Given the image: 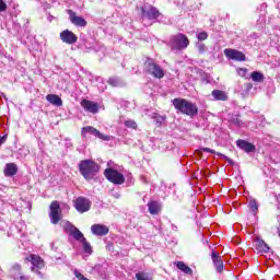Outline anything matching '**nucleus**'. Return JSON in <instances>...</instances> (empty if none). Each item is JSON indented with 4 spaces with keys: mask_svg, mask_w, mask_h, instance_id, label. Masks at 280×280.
Returning <instances> with one entry per match:
<instances>
[{
    "mask_svg": "<svg viewBox=\"0 0 280 280\" xmlns=\"http://www.w3.org/2000/svg\"><path fill=\"white\" fill-rule=\"evenodd\" d=\"M125 126L127 128H132L133 130L137 129V122L135 120H127V121H125Z\"/></svg>",
    "mask_w": 280,
    "mask_h": 280,
    "instance_id": "nucleus-33",
    "label": "nucleus"
},
{
    "mask_svg": "<svg viewBox=\"0 0 280 280\" xmlns=\"http://www.w3.org/2000/svg\"><path fill=\"white\" fill-rule=\"evenodd\" d=\"M31 264L33 265L32 272H36V268H43V259L36 255L31 256Z\"/></svg>",
    "mask_w": 280,
    "mask_h": 280,
    "instance_id": "nucleus-21",
    "label": "nucleus"
},
{
    "mask_svg": "<svg viewBox=\"0 0 280 280\" xmlns=\"http://www.w3.org/2000/svg\"><path fill=\"white\" fill-rule=\"evenodd\" d=\"M197 49L199 51V54H205V51H207V46L202 43L197 44Z\"/></svg>",
    "mask_w": 280,
    "mask_h": 280,
    "instance_id": "nucleus-35",
    "label": "nucleus"
},
{
    "mask_svg": "<svg viewBox=\"0 0 280 280\" xmlns=\"http://www.w3.org/2000/svg\"><path fill=\"white\" fill-rule=\"evenodd\" d=\"M16 172H19V167L14 163H8L4 167V176H15Z\"/></svg>",
    "mask_w": 280,
    "mask_h": 280,
    "instance_id": "nucleus-19",
    "label": "nucleus"
},
{
    "mask_svg": "<svg viewBox=\"0 0 280 280\" xmlns=\"http://www.w3.org/2000/svg\"><path fill=\"white\" fill-rule=\"evenodd\" d=\"M198 40H207L209 38V34L207 32H201L197 35Z\"/></svg>",
    "mask_w": 280,
    "mask_h": 280,
    "instance_id": "nucleus-34",
    "label": "nucleus"
},
{
    "mask_svg": "<svg viewBox=\"0 0 280 280\" xmlns=\"http://www.w3.org/2000/svg\"><path fill=\"white\" fill-rule=\"evenodd\" d=\"M219 156H222L225 161H228V163L230 165H235V163L233 162V160H231L229 156L224 155V154H221V153H218Z\"/></svg>",
    "mask_w": 280,
    "mask_h": 280,
    "instance_id": "nucleus-39",
    "label": "nucleus"
},
{
    "mask_svg": "<svg viewBox=\"0 0 280 280\" xmlns=\"http://www.w3.org/2000/svg\"><path fill=\"white\" fill-rule=\"evenodd\" d=\"M74 209L79 213H86V211L91 210V200L84 198V197H79L74 200Z\"/></svg>",
    "mask_w": 280,
    "mask_h": 280,
    "instance_id": "nucleus-8",
    "label": "nucleus"
},
{
    "mask_svg": "<svg viewBox=\"0 0 280 280\" xmlns=\"http://www.w3.org/2000/svg\"><path fill=\"white\" fill-rule=\"evenodd\" d=\"M154 119L156 120V124H163V121H165V119H167V117L161 116L159 114H154Z\"/></svg>",
    "mask_w": 280,
    "mask_h": 280,
    "instance_id": "nucleus-32",
    "label": "nucleus"
},
{
    "mask_svg": "<svg viewBox=\"0 0 280 280\" xmlns=\"http://www.w3.org/2000/svg\"><path fill=\"white\" fill-rule=\"evenodd\" d=\"M168 47L176 51H182V49H187L189 47V38L183 33L171 36L168 42Z\"/></svg>",
    "mask_w": 280,
    "mask_h": 280,
    "instance_id": "nucleus-3",
    "label": "nucleus"
},
{
    "mask_svg": "<svg viewBox=\"0 0 280 280\" xmlns=\"http://www.w3.org/2000/svg\"><path fill=\"white\" fill-rule=\"evenodd\" d=\"M250 79L253 82H264L266 80V77H264V73L259 71H254L250 73Z\"/></svg>",
    "mask_w": 280,
    "mask_h": 280,
    "instance_id": "nucleus-25",
    "label": "nucleus"
},
{
    "mask_svg": "<svg viewBox=\"0 0 280 280\" xmlns=\"http://www.w3.org/2000/svg\"><path fill=\"white\" fill-rule=\"evenodd\" d=\"M149 213L151 215H159L161 213V209H163V206H161V202L151 200L148 202Z\"/></svg>",
    "mask_w": 280,
    "mask_h": 280,
    "instance_id": "nucleus-16",
    "label": "nucleus"
},
{
    "mask_svg": "<svg viewBox=\"0 0 280 280\" xmlns=\"http://www.w3.org/2000/svg\"><path fill=\"white\" fill-rule=\"evenodd\" d=\"M142 19H148V21H156L162 14L159 12V9L154 5H144L141 7Z\"/></svg>",
    "mask_w": 280,
    "mask_h": 280,
    "instance_id": "nucleus-6",
    "label": "nucleus"
},
{
    "mask_svg": "<svg viewBox=\"0 0 280 280\" xmlns=\"http://www.w3.org/2000/svg\"><path fill=\"white\" fill-rule=\"evenodd\" d=\"M79 172L85 180H93L95 174L100 172V165L91 160H83L79 164Z\"/></svg>",
    "mask_w": 280,
    "mask_h": 280,
    "instance_id": "nucleus-2",
    "label": "nucleus"
},
{
    "mask_svg": "<svg viewBox=\"0 0 280 280\" xmlns=\"http://www.w3.org/2000/svg\"><path fill=\"white\" fill-rule=\"evenodd\" d=\"M86 133L93 135L94 137H97V139H102L103 141H110V137L100 132V130L91 126L82 128V135H86Z\"/></svg>",
    "mask_w": 280,
    "mask_h": 280,
    "instance_id": "nucleus-11",
    "label": "nucleus"
},
{
    "mask_svg": "<svg viewBox=\"0 0 280 280\" xmlns=\"http://www.w3.org/2000/svg\"><path fill=\"white\" fill-rule=\"evenodd\" d=\"M224 54L230 60H236L238 62H244L246 60V55L237 49L226 48L224 49Z\"/></svg>",
    "mask_w": 280,
    "mask_h": 280,
    "instance_id": "nucleus-9",
    "label": "nucleus"
},
{
    "mask_svg": "<svg viewBox=\"0 0 280 280\" xmlns=\"http://www.w3.org/2000/svg\"><path fill=\"white\" fill-rule=\"evenodd\" d=\"M104 176L109 180V183H113V185H124L126 183L124 174L110 167L104 171Z\"/></svg>",
    "mask_w": 280,
    "mask_h": 280,
    "instance_id": "nucleus-5",
    "label": "nucleus"
},
{
    "mask_svg": "<svg viewBox=\"0 0 280 280\" xmlns=\"http://www.w3.org/2000/svg\"><path fill=\"white\" fill-rule=\"evenodd\" d=\"M232 124H234V126H242V120L236 116L232 118Z\"/></svg>",
    "mask_w": 280,
    "mask_h": 280,
    "instance_id": "nucleus-38",
    "label": "nucleus"
},
{
    "mask_svg": "<svg viewBox=\"0 0 280 280\" xmlns=\"http://www.w3.org/2000/svg\"><path fill=\"white\" fill-rule=\"evenodd\" d=\"M236 145L241 150H244V152H255V147L253 145V143L246 140H237Z\"/></svg>",
    "mask_w": 280,
    "mask_h": 280,
    "instance_id": "nucleus-17",
    "label": "nucleus"
},
{
    "mask_svg": "<svg viewBox=\"0 0 280 280\" xmlns=\"http://www.w3.org/2000/svg\"><path fill=\"white\" fill-rule=\"evenodd\" d=\"M60 39L62 43H66V45H75V43H78V36L69 30H65L60 33Z\"/></svg>",
    "mask_w": 280,
    "mask_h": 280,
    "instance_id": "nucleus-10",
    "label": "nucleus"
},
{
    "mask_svg": "<svg viewBox=\"0 0 280 280\" xmlns=\"http://www.w3.org/2000/svg\"><path fill=\"white\" fill-rule=\"evenodd\" d=\"M71 236L74 237L77 240V242H83L84 240H86L84 237V234H82L78 228H77V231L71 234Z\"/></svg>",
    "mask_w": 280,
    "mask_h": 280,
    "instance_id": "nucleus-28",
    "label": "nucleus"
},
{
    "mask_svg": "<svg viewBox=\"0 0 280 280\" xmlns=\"http://www.w3.org/2000/svg\"><path fill=\"white\" fill-rule=\"evenodd\" d=\"M136 279L137 280H152L150 277H148L144 272H138L136 273Z\"/></svg>",
    "mask_w": 280,
    "mask_h": 280,
    "instance_id": "nucleus-31",
    "label": "nucleus"
},
{
    "mask_svg": "<svg viewBox=\"0 0 280 280\" xmlns=\"http://www.w3.org/2000/svg\"><path fill=\"white\" fill-rule=\"evenodd\" d=\"M108 226L104 224H93L91 226V232L93 235H97L98 237H104V235H108Z\"/></svg>",
    "mask_w": 280,
    "mask_h": 280,
    "instance_id": "nucleus-15",
    "label": "nucleus"
},
{
    "mask_svg": "<svg viewBox=\"0 0 280 280\" xmlns=\"http://www.w3.org/2000/svg\"><path fill=\"white\" fill-rule=\"evenodd\" d=\"M49 209V218L51 224H58L62 220V211L60 210V203H58V201L55 200L50 203Z\"/></svg>",
    "mask_w": 280,
    "mask_h": 280,
    "instance_id": "nucleus-7",
    "label": "nucleus"
},
{
    "mask_svg": "<svg viewBox=\"0 0 280 280\" xmlns=\"http://www.w3.org/2000/svg\"><path fill=\"white\" fill-rule=\"evenodd\" d=\"M107 82L110 86H121V80L119 78H110Z\"/></svg>",
    "mask_w": 280,
    "mask_h": 280,
    "instance_id": "nucleus-29",
    "label": "nucleus"
},
{
    "mask_svg": "<svg viewBox=\"0 0 280 280\" xmlns=\"http://www.w3.org/2000/svg\"><path fill=\"white\" fill-rule=\"evenodd\" d=\"M237 73H238V75H241V78H246V73H248V69H246V68H238L237 69Z\"/></svg>",
    "mask_w": 280,
    "mask_h": 280,
    "instance_id": "nucleus-36",
    "label": "nucleus"
},
{
    "mask_svg": "<svg viewBox=\"0 0 280 280\" xmlns=\"http://www.w3.org/2000/svg\"><path fill=\"white\" fill-rule=\"evenodd\" d=\"M18 280H30V276H23L20 273V277Z\"/></svg>",
    "mask_w": 280,
    "mask_h": 280,
    "instance_id": "nucleus-42",
    "label": "nucleus"
},
{
    "mask_svg": "<svg viewBox=\"0 0 280 280\" xmlns=\"http://www.w3.org/2000/svg\"><path fill=\"white\" fill-rule=\"evenodd\" d=\"M68 14L72 25H75L77 27H86V20H84V18L78 16V14L72 10H69Z\"/></svg>",
    "mask_w": 280,
    "mask_h": 280,
    "instance_id": "nucleus-13",
    "label": "nucleus"
},
{
    "mask_svg": "<svg viewBox=\"0 0 280 280\" xmlns=\"http://www.w3.org/2000/svg\"><path fill=\"white\" fill-rule=\"evenodd\" d=\"M81 243L83 244V250L84 253H93L92 248H91V244L89 242H86V238H83V241H81Z\"/></svg>",
    "mask_w": 280,
    "mask_h": 280,
    "instance_id": "nucleus-30",
    "label": "nucleus"
},
{
    "mask_svg": "<svg viewBox=\"0 0 280 280\" xmlns=\"http://www.w3.org/2000/svg\"><path fill=\"white\" fill-rule=\"evenodd\" d=\"M8 141V135L0 137V144L3 145Z\"/></svg>",
    "mask_w": 280,
    "mask_h": 280,
    "instance_id": "nucleus-41",
    "label": "nucleus"
},
{
    "mask_svg": "<svg viewBox=\"0 0 280 280\" xmlns=\"http://www.w3.org/2000/svg\"><path fill=\"white\" fill-rule=\"evenodd\" d=\"M256 248L259 253H270V246L261 238H256Z\"/></svg>",
    "mask_w": 280,
    "mask_h": 280,
    "instance_id": "nucleus-20",
    "label": "nucleus"
},
{
    "mask_svg": "<svg viewBox=\"0 0 280 280\" xmlns=\"http://www.w3.org/2000/svg\"><path fill=\"white\" fill-rule=\"evenodd\" d=\"M172 104L177 113H182V115H187L188 117H196L198 115V105L196 103L185 98H174Z\"/></svg>",
    "mask_w": 280,
    "mask_h": 280,
    "instance_id": "nucleus-1",
    "label": "nucleus"
},
{
    "mask_svg": "<svg viewBox=\"0 0 280 280\" xmlns=\"http://www.w3.org/2000/svg\"><path fill=\"white\" fill-rule=\"evenodd\" d=\"M250 211H253V213H257V211H259V205L257 203V200L252 199L249 200V205H248Z\"/></svg>",
    "mask_w": 280,
    "mask_h": 280,
    "instance_id": "nucleus-27",
    "label": "nucleus"
},
{
    "mask_svg": "<svg viewBox=\"0 0 280 280\" xmlns=\"http://www.w3.org/2000/svg\"><path fill=\"white\" fill-rule=\"evenodd\" d=\"M144 71L145 73H149V75H153V78H158L159 80H161V78H164L165 75V71H163V68L156 65L152 59L145 60Z\"/></svg>",
    "mask_w": 280,
    "mask_h": 280,
    "instance_id": "nucleus-4",
    "label": "nucleus"
},
{
    "mask_svg": "<svg viewBox=\"0 0 280 280\" xmlns=\"http://www.w3.org/2000/svg\"><path fill=\"white\" fill-rule=\"evenodd\" d=\"M113 196H114V198H116V199L121 198V195H119V192H116V194H114Z\"/></svg>",
    "mask_w": 280,
    "mask_h": 280,
    "instance_id": "nucleus-43",
    "label": "nucleus"
},
{
    "mask_svg": "<svg viewBox=\"0 0 280 280\" xmlns=\"http://www.w3.org/2000/svg\"><path fill=\"white\" fill-rule=\"evenodd\" d=\"M81 106L86 110V113H92V115L100 113V105L93 101L83 100L81 101Z\"/></svg>",
    "mask_w": 280,
    "mask_h": 280,
    "instance_id": "nucleus-12",
    "label": "nucleus"
},
{
    "mask_svg": "<svg viewBox=\"0 0 280 280\" xmlns=\"http://www.w3.org/2000/svg\"><path fill=\"white\" fill-rule=\"evenodd\" d=\"M8 10V4L3 2V0H0V12H5Z\"/></svg>",
    "mask_w": 280,
    "mask_h": 280,
    "instance_id": "nucleus-37",
    "label": "nucleus"
},
{
    "mask_svg": "<svg viewBox=\"0 0 280 280\" xmlns=\"http://www.w3.org/2000/svg\"><path fill=\"white\" fill-rule=\"evenodd\" d=\"M175 266L178 268V270H182L184 275H194V270L189 268L185 262L183 261H177L175 262Z\"/></svg>",
    "mask_w": 280,
    "mask_h": 280,
    "instance_id": "nucleus-24",
    "label": "nucleus"
},
{
    "mask_svg": "<svg viewBox=\"0 0 280 280\" xmlns=\"http://www.w3.org/2000/svg\"><path fill=\"white\" fill-rule=\"evenodd\" d=\"M211 95L214 97V100L220 102H226V100H229V95H226V92L222 90H213Z\"/></svg>",
    "mask_w": 280,
    "mask_h": 280,
    "instance_id": "nucleus-18",
    "label": "nucleus"
},
{
    "mask_svg": "<svg viewBox=\"0 0 280 280\" xmlns=\"http://www.w3.org/2000/svg\"><path fill=\"white\" fill-rule=\"evenodd\" d=\"M201 152H210L211 154H215V151H213V149L210 148H202Z\"/></svg>",
    "mask_w": 280,
    "mask_h": 280,
    "instance_id": "nucleus-40",
    "label": "nucleus"
},
{
    "mask_svg": "<svg viewBox=\"0 0 280 280\" xmlns=\"http://www.w3.org/2000/svg\"><path fill=\"white\" fill-rule=\"evenodd\" d=\"M10 276L14 280H19L21 277V265L20 264H14L11 269H10Z\"/></svg>",
    "mask_w": 280,
    "mask_h": 280,
    "instance_id": "nucleus-23",
    "label": "nucleus"
},
{
    "mask_svg": "<svg viewBox=\"0 0 280 280\" xmlns=\"http://www.w3.org/2000/svg\"><path fill=\"white\" fill-rule=\"evenodd\" d=\"M63 229L68 235H71L77 231L78 228H75V225L71 224L70 222H67Z\"/></svg>",
    "mask_w": 280,
    "mask_h": 280,
    "instance_id": "nucleus-26",
    "label": "nucleus"
},
{
    "mask_svg": "<svg viewBox=\"0 0 280 280\" xmlns=\"http://www.w3.org/2000/svg\"><path fill=\"white\" fill-rule=\"evenodd\" d=\"M46 100L49 104H52V106H62V98L56 94H48Z\"/></svg>",
    "mask_w": 280,
    "mask_h": 280,
    "instance_id": "nucleus-22",
    "label": "nucleus"
},
{
    "mask_svg": "<svg viewBox=\"0 0 280 280\" xmlns=\"http://www.w3.org/2000/svg\"><path fill=\"white\" fill-rule=\"evenodd\" d=\"M211 259L215 267L217 272H224V261H222V256H220L215 250H212Z\"/></svg>",
    "mask_w": 280,
    "mask_h": 280,
    "instance_id": "nucleus-14",
    "label": "nucleus"
}]
</instances>
